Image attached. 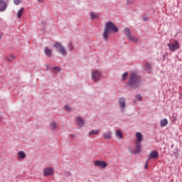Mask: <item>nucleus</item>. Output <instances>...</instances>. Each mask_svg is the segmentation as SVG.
Masks as SVG:
<instances>
[{"instance_id": "1", "label": "nucleus", "mask_w": 182, "mask_h": 182, "mask_svg": "<svg viewBox=\"0 0 182 182\" xmlns=\"http://www.w3.org/2000/svg\"><path fill=\"white\" fill-rule=\"evenodd\" d=\"M119 32V28L113 23L112 21H107L105 23V27L104 28V32L102 33V38L105 42L109 41V33H116Z\"/></svg>"}, {"instance_id": "2", "label": "nucleus", "mask_w": 182, "mask_h": 182, "mask_svg": "<svg viewBox=\"0 0 182 182\" xmlns=\"http://www.w3.org/2000/svg\"><path fill=\"white\" fill-rule=\"evenodd\" d=\"M141 83V78H140V76H139L136 73H132L129 75V80L127 85H128L131 89H137V87L140 86Z\"/></svg>"}, {"instance_id": "3", "label": "nucleus", "mask_w": 182, "mask_h": 182, "mask_svg": "<svg viewBox=\"0 0 182 182\" xmlns=\"http://www.w3.org/2000/svg\"><path fill=\"white\" fill-rule=\"evenodd\" d=\"M53 46L63 56H66L68 55V52H66V49H65V47H63V46H62L60 43L55 42Z\"/></svg>"}, {"instance_id": "4", "label": "nucleus", "mask_w": 182, "mask_h": 182, "mask_svg": "<svg viewBox=\"0 0 182 182\" xmlns=\"http://www.w3.org/2000/svg\"><path fill=\"white\" fill-rule=\"evenodd\" d=\"M100 77H102V73L97 70L92 72V79H93L95 82H99Z\"/></svg>"}, {"instance_id": "5", "label": "nucleus", "mask_w": 182, "mask_h": 182, "mask_svg": "<svg viewBox=\"0 0 182 182\" xmlns=\"http://www.w3.org/2000/svg\"><path fill=\"white\" fill-rule=\"evenodd\" d=\"M168 48L170 50L174 52V50H177V49L180 48V44L178 43V41H175L173 43L168 44Z\"/></svg>"}, {"instance_id": "6", "label": "nucleus", "mask_w": 182, "mask_h": 182, "mask_svg": "<svg viewBox=\"0 0 182 182\" xmlns=\"http://www.w3.org/2000/svg\"><path fill=\"white\" fill-rule=\"evenodd\" d=\"M43 176L45 177L48 176H52V174H53L54 173V170L53 168L51 167H47L43 170Z\"/></svg>"}, {"instance_id": "7", "label": "nucleus", "mask_w": 182, "mask_h": 182, "mask_svg": "<svg viewBox=\"0 0 182 182\" xmlns=\"http://www.w3.org/2000/svg\"><path fill=\"white\" fill-rule=\"evenodd\" d=\"M95 167H101V168H105L107 167V164L105 161H95Z\"/></svg>"}, {"instance_id": "8", "label": "nucleus", "mask_w": 182, "mask_h": 182, "mask_svg": "<svg viewBox=\"0 0 182 182\" xmlns=\"http://www.w3.org/2000/svg\"><path fill=\"white\" fill-rule=\"evenodd\" d=\"M118 103L119 105L120 109L124 110V107H126V99L124 97H120L118 100Z\"/></svg>"}, {"instance_id": "9", "label": "nucleus", "mask_w": 182, "mask_h": 182, "mask_svg": "<svg viewBox=\"0 0 182 182\" xmlns=\"http://www.w3.org/2000/svg\"><path fill=\"white\" fill-rule=\"evenodd\" d=\"M6 8H8L6 1L0 0V12H4V11H6Z\"/></svg>"}, {"instance_id": "10", "label": "nucleus", "mask_w": 182, "mask_h": 182, "mask_svg": "<svg viewBox=\"0 0 182 182\" xmlns=\"http://www.w3.org/2000/svg\"><path fill=\"white\" fill-rule=\"evenodd\" d=\"M76 123L78 127H83V126H85V120L80 117L76 119Z\"/></svg>"}, {"instance_id": "11", "label": "nucleus", "mask_w": 182, "mask_h": 182, "mask_svg": "<svg viewBox=\"0 0 182 182\" xmlns=\"http://www.w3.org/2000/svg\"><path fill=\"white\" fill-rule=\"evenodd\" d=\"M157 157H159V152L156 151H151L149 153V159L150 160L151 159H157Z\"/></svg>"}, {"instance_id": "12", "label": "nucleus", "mask_w": 182, "mask_h": 182, "mask_svg": "<svg viewBox=\"0 0 182 182\" xmlns=\"http://www.w3.org/2000/svg\"><path fill=\"white\" fill-rule=\"evenodd\" d=\"M44 53L47 56V58L52 57V49L49 48V47H46L44 48Z\"/></svg>"}, {"instance_id": "13", "label": "nucleus", "mask_w": 182, "mask_h": 182, "mask_svg": "<svg viewBox=\"0 0 182 182\" xmlns=\"http://www.w3.org/2000/svg\"><path fill=\"white\" fill-rule=\"evenodd\" d=\"M136 143H141V140H143V135H141L140 132H136Z\"/></svg>"}, {"instance_id": "14", "label": "nucleus", "mask_w": 182, "mask_h": 182, "mask_svg": "<svg viewBox=\"0 0 182 182\" xmlns=\"http://www.w3.org/2000/svg\"><path fill=\"white\" fill-rule=\"evenodd\" d=\"M151 66H153V64L151 63H146L144 65V70L146 72H150V70H151Z\"/></svg>"}, {"instance_id": "15", "label": "nucleus", "mask_w": 182, "mask_h": 182, "mask_svg": "<svg viewBox=\"0 0 182 182\" xmlns=\"http://www.w3.org/2000/svg\"><path fill=\"white\" fill-rule=\"evenodd\" d=\"M18 160H21V159H26V154L23 152V151H18Z\"/></svg>"}, {"instance_id": "16", "label": "nucleus", "mask_w": 182, "mask_h": 182, "mask_svg": "<svg viewBox=\"0 0 182 182\" xmlns=\"http://www.w3.org/2000/svg\"><path fill=\"white\" fill-rule=\"evenodd\" d=\"M115 136L119 140H122V139H123V134L122 133V131H120V129L117 130V132H115Z\"/></svg>"}, {"instance_id": "17", "label": "nucleus", "mask_w": 182, "mask_h": 182, "mask_svg": "<svg viewBox=\"0 0 182 182\" xmlns=\"http://www.w3.org/2000/svg\"><path fill=\"white\" fill-rule=\"evenodd\" d=\"M112 134H113V133L112 132V131H109L108 132H105L102 136L104 137V139H110L112 137Z\"/></svg>"}, {"instance_id": "18", "label": "nucleus", "mask_w": 182, "mask_h": 182, "mask_svg": "<svg viewBox=\"0 0 182 182\" xmlns=\"http://www.w3.org/2000/svg\"><path fill=\"white\" fill-rule=\"evenodd\" d=\"M124 33L126 35L127 39H129L130 38V36H132V33H130V28H125L124 29Z\"/></svg>"}, {"instance_id": "19", "label": "nucleus", "mask_w": 182, "mask_h": 182, "mask_svg": "<svg viewBox=\"0 0 182 182\" xmlns=\"http://www.w3.org/2000/svg\"><path fill=\"white\" fill-rule=\"evenodd\" d=\"M99 132H100L99 129L91 130L89 132V137H90V136H96V135L99 134Z\"/></svg>"}, {"instance_id": "20", "label": "nucleus", "mask_w": 182, "mask_h": 182, "mask_svg": "<svg viewBox=\"0 0 182 182\" xmlns=\"http://www.w3.org/2000/svg\"><path fill=\"white\" fill-rule=\"evenodd\" d=\"M167 124H168V121L167 120V119H164L161 120V127H166V126H167Z\"/></svg>"}, {"instance_id": "21", "label": "nucleus", "mask_w": 182, "mask_h": 182, "mask_svg": "<svg viewBox=\"0 0 182 182\" xmlns=\"http://www.w3.org/2000/svg\"><path fill=\"white\" fill-rule=\"evenodd\" d=\"M140 149H141L140 143L136 142V149L134 151V153H136V154L140 153Z\"/></svg>"}, {"instance_id": "22", "label": "nucleus", "mask_w": 182, "mask_h": 182, "mask_svg": "<svg viewBox=\"0 0 182 182\" xmlns=\"http://www.w3.org/2000/svg\"><path fill=\"white\" fill-rule=\"evenodd\" d=\"M128 41H130L131 42H133L134 43H136V42H139V39L136 37H133V36H131Z\"/></svg>"}, {"instance_id": "23", "label": "nucleus", "mask_w": 182, "mask_h": 182, "mask_svg": "<svg viewBox=\"0 0 182 182\" xmlns=\"http://www.w3.org/2000/svg\"><path fill=\"white\" fill-rule=\"evenodd\" d=\"M50 127L51 130H56V127H57L56 122H55V121H52L50 123Z\"/></svg>"}, {"instance_id": "24", "label": "nucleus", "mask_w": 182, "mask_h": 182, "mask_svg": "<svg viewBox=\"0 0 182 182\" xmlns=\"http://www.w3.org/2000/svg\"><path fill=\"white\" fill-rule=\"evenodd\" d=\"M23 7L21 8L17 12V18H21L23 14Z\"/></svg>"}, {"instance_id": "25", "label": "nucleus", "mask_w": 182, "mask_h": 182, "mask_svg": "<svg viewBox=\"0 0 182 182\" xmlns=\"http://www.w3.org/2000/svg\"><path fill=\"white\" fill-rule=\"evenodd\" d=\"M53 72H60V68L55 66L52 68Z\"/></svg>"}, {"instance_id": "26", "label": "nucleus", "mask_w": 182, "mask_h": 182, "mask_svg": "<svg viewBox=\"0 0 182 182\" xmlns=\"http://www.w3.org/2000/svg\"><path fill=\"white\" fill-rule=\"evenodd\" d=\"M65 110H66V112H71L72 111V108H70L68 105H65L64 107Z\"/></svg>"}, {"instance_id": "27", "label": "nucleus", "mask_w": 182, "mask_h": 182, "mask_svg": "<svg viewBox=\"0 0 182 182\" xmlns=\"http://www.w3.org/2000/svg\"><path fill=\"white\" fill-rule=\"evenodd\" d=\"M127 73H124V74H122V80H126V79H127Z\"/></svg>"}, {"instance_id": "28", "label": "nucleus", "mask_w": 182, "mask_h": 182, "mask_svg": "<svg viewBox=\"0 0 182 182\" xmlns=\"http://www.w3.org/2000/svg\"><path fill=\"white\" fill-rule=\"evenodd\" d=\"M135 97H136V99L137 100H139V102H141V100H142V99H143V98L141 97V95H136Z\"/></svg>"}, {"instance_id": "29", "label": "nucleus", "mask_w": 182, "mask_h": 182, "mask_svg": "<svg viewBox=\"0 0 182 182\" xmlns=\"http://www.w3.org/2000/svg\"><path fill=\"white\" fill-rule=\"evenodd\" d=\"M91 19H95L96 18V14L94 12L90 13V14Z\"/></svg>"}, {"instance_id": "30", "label": "nucleus", "mask_w": 182, "mask_h": 182, "mask_svg": "<svg viewBox=\"0 0 182 182\" xmlns=\"http://www.w3.org/2000/svg\"><path fill=\"white\" fill-rule=\"evenodd\" d=\"M14 2L15 4V5H19V4H21V2H22V0H14Z\"/></svg>"}, {"instance_id": "31", "label": "nucleus", "mask_w": 182, "mask_h": 182, "mask_svg": "<svg viewBox=\"0 0 182 182\" xmlns=\"http://www.w3.org/2000/svg\"><path fill=\"white\" fill-rule=\"evenodd\" d=\"M149 159H147L146 161V164H145V166H144V168L147 169L149 168Z\"/></svg>"}, {"instance_id": "32", "label": "nucleus", "mask_w": 182, "mask_h": 182, "mask_svg": "<svg viewBox=\"0 0 182 182\" xmlns=\"http://www.w3.org/2000/svg\"><path fill=\"white\" fill-rule=\"evenodd\" d=\"M68 48H69L70 50H72L73 49V46H72V42L69 43Z\"/></svg>"}, {"instance_id": "33", "label": "nucleus", "mask_w": 182, "mask_h": 182, "mask_svg": "<svg viewBox=\"0 0 182 182\" xmlns=\"http://www.w3.org/2000/svg\"><path fill=\"white\" fill-rule=\"evenodd\" d=\"M147 19H148L147 16H143V21H144V22H147Z\"/></svg>"}, {"instance_id": "34", "label": "nucleus", "mask_w": 182, "mask_h": 182, "mask_svg": "<svg viewBox=\"0 0 182 182\" xmlns=\"http://www.w3.org/2000/svg\"><path fill=\"white\" fill-rule=\"evenodd\" d=\"M70 137H71V139H75V137H76V136L75 135V134H71Z\"/></svg>"}, {"instance_id": "35", "label": "nucleus", "mask_w": 182, "mask_h": 182, "mask_svg": "<svg viewBox=\"0 0 182 182\" xmlns=\"http://www.w3.org/2000/svg\"><path fill=\"white\" fill-rule=\"evenodd\" d=\"M10 58H11V59H15V55H14V54H11V55H10Z\"/></svg>"}, {"instance_id": "36", "label": "nucleus", "mask_w": 182, "mask_h": 182, "mask_svg": "<svg viewBox=\"0 0 182 182\" xmlns=\"http://www.w3.org/2000/svg\"><path fill=\"white\" fill-rule=\"evenodd\" d=\"M6 60H8V62H9L10 63H11L12 60H11V58H6Z\"/></svg>"}, {"instance_id": "37", "label": "nucleus", "mask_w": 182, "mask_h": 182, "mask_svg": "<svg viewBox=\"0 0 182 182\" xmlns=\"http://www.w3.org/2000/svg\"><path fill=\"white\" fill-rule=\"evenodd\" d=\"M2 36H4L3 33H0V41H2Z\"/></svg>"}, {"instance_id": "38", "label": "nucleus", "mask_w": 182, "mask_h": 182, "mask_svg": "<svg viewBox=\"0 0 182 182\" xmlns=\"http://www.w3.org/2000/svg\"><path fill=\"white\" fill-rule=\"evenodd\" d=\"M39 4H42L43 2V0H37Z\"/></svg>"}, {"instance_id": "39", "label": "nucleus", "mask_w": 182, "mask_h": 182, "mask_svg": "<svg viewBox=\"0 0 182 182\" xmlns=\"http://www.w3.org/2000/svg\"><path fill=\"white\" fill-rule=\"evenodd\" d=\"M46 68H47V70H49V65H46Z\"/></svg>"}, {"instance_id": "40", "label": "nucleus", "mask_w": 182, "mask_h": 182, "mask_svg": "<svg viewBox=\"0 0 182 182\" xmlns=\"http://www.w3.org/2000/svg\"><path fill=\"white\" fill-rule=\"evenodd\" d=\"M0 120H1V117H0Z\"/></svg>"}]
</instances>
